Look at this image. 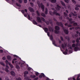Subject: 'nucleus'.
Here are the masks:
<instances>
[{
    "label": "nucleus",
    "mask_w": 80,
    "mask_h": 80,
    "mask_svg": "<svg viewBox=\"0 0 80 80\" xmlns=\"http://www.w3.org/2000/svg\"><path fill=\"white\" fill-rule=\"evenodd\" d=\"M26 76H27V75H26L25 74L24 75V77H25L24 80H28V77H26Z\"/></svg>",
    "instance_id": "nucleus-18"
},
{
    "label": "nucleus",
    "mask_w": 80,
    "mask_h": 80,
    "mask_svg": "<svg viewBox=\"0 0 80 80\" xmlns=\"http://www.w3.org/2000/svg\"><path fill=\"white\" fill-rule=\"evenodd\" d=\"M52 43L53 44V45H55V46H57V45H55V41H52Z\"/></svg>",
    "instance_id": "nucleus-38"
},
{
    "label": "nucleus",
    "mask_w": 80,
    "mask_h": 80,
    "mask_svg": "<svg viewBox=\"0 0 80 80\" xmlns=\"http://www.w3.org/2000/svg\"><path fill=\"white\" fill-rule=\"evenodd\" d=\"M24 2L25 3H26L27 2V0H24Z\"/></svg>",
    "instance_id": "nucleus-57"
},
{
    "label": "nucleus",
    "mask_w": 80,
    "mask_h": 80,
    "mask_svg": "<svg viewBox=\"0 0 80 80\" xmlns=\"http://www.w3.org/2000/svg\"><path fill=\"white\" fill-rule=\"evenodd\" d=\"M50 23L51 24L52 23V20H49V22H48V21H46V23L47 25H49Z\"/></svg>",
    "instance_id": "nucleus-11"
},
{
    "label": "nucleus",
    "mask_w": 80,
    "mask_h": 80,
    "mask_svg": "<svg viewBox=\"0 0 80 80\" xmlns=\"http://www.w3.org/2000/svg\"><path fill=\"white\" fill-rule=\"evenodd\" d=\"M24 65H25V62H22V63L21 64V66H20L21 67H23V66H24Z\"/></svg>",
    "instance_id": "nucleus-19"
},
{
    "label": "nucleus",
    "mask_w": 80,
    "mask_h": 80,
    "mask_svg": "<svg viewBox=\"0 0 80 80\" xmlns=\"http://www.w3.org/2000/svg\"><path fill=\"white\" fill-rule=\"evenodd\" d=\"M50 39L51 40H53V36H52V35H51L50 36Z\"/></svg>",
    "instance_id": "nucleus-39"
},
{
    "label": "nucleus",
    "mask_w": 80,
    "mask_h": 80,
    "mask_svg": "<svg viewBox=\"0 0 80 80\" xmlns=\"http://www.w3.org/2000/svg\"><path fill=\"white\" fill-rule=\"evenodd\" d=\"M76 7H80V5L77 4L76 5Z\"/></svg>",
    "instance_id": "nucleus-53"
},
{
    "label": "nucleus",
    "mask_w": 80,
    "mask_h": 80,
    "mask_svg": "<svg viewBox=\"0 0 80 80\" xmlns=\"http://www.w3.org/2000/svg\"><path fill=\"white\" fill-rule=\"evenodd\" d=\"M76 41L77 43L76 44V46H78V43H79V39H78V38H77Z\"/></svg>",
    "instance_id": "nucleus-14"
},
{
    "label": "nucleus",
    "mask_w": 80,
    "mask_h": 80,
    "mask_svg": "<svg viewBox=\"0 0 80 80\" xmlns=\"http://www.w3.org/2000/svg\"><path fill=\"white\" fill-rule=\"evenodd\" d=\"M10 73L12 76H13V77H14V76H15V73L13 71H12Z\"/></svg>",
    "instance_id": "nucleus-12"
},
{
    "label": "nucleus",
    "mask_w": 80,
    "mask_h": 80,
    "mask_svg": "<svg viewBox=\"0 0 80 80\" xmlns=\"http://www.w3.org/2000/svg\"><path fill=\"white\" fill-rule=\"evenodd\" d=\"M41 15L42 16V17L44 18L46 17V15H45V13H42Z\"/></svg>",
    "instance_id": "nucleus-26"
},
{
    "label": "nucleus",
    "mask_w": 80,
    "mask_h": 80,
    "mask_svg": "<svg viewBox=\"0 0 80 80\" xmlns=\"http://www.w3.org/2000/svg\"><path fill=\"white\" fill-rule=\"evenodd\" d=\"M28 20H30V15H28Z\"/></svg>",
    "instance_id": "nucleus-61"
},
{
    "label": "nucleus",
    "mask_w": 80,
    "mask_h": 80,
    "mask_svg": "<svg viewBox=\"0 0 80 80\" xmlns=\"http://www.w3.org/2000/svg\"><path fill=\"white\" fill-rule=\"evenodd\" d=\"M16 5L18 6V7H21V5H20V4H18V3H16Z\"/></svg>",
    "instance_id": "nucleus-33"
},
{
    "label": "nucleus",
    "mask_w": 80,
    "mask_h": 80,
    "mask_svg": "<svg viewBox=\"0 0 80 80\" xmlns=\"http://www.w3.org/2000/svg\"><path fill=\"white\" fill-rule=\"evenodd\" d=\"M62 47L63 49H65V46H64V45H63V44H62Z\"/></svg>",
    "instance_id": "nucleus-51"
},
{
    "label": "nucleus",
    "mask_w": 80,
    "mask_h": 80,
    "mask_svg": "<svg viewBox=\"0 0 80 80\" xmlns=\"http://www.w3.org/2000/svg\"><path fill=\"white\" fill-rule=\"evenodd\" d=\"M65 26H67L68 27H72V25H68V23H65Z\"/></svg>",
    "instance_id": "nucleus-24"
},
{
    "label": "nucleus",
    "mask_w": 80,
    "mask_h": 80,
    "mask_svg": "<svg viewBox=\"0 0 80 80\" xmlns=\"http://www.w3.org/2000/svg\"><path fill=\"white\" fill-rule=\"evenodd\" d=\"M80 78V77H79V76H78L77 78V80H80V78Z\"/></svg>",
    "instance_id": "nucleus-55"
},
{
    "label": "nucleus",
    "mask_w": 80,
    "mask_h": 80,
    "mask_svg": "<svg viewBox=\"0 0 80 80\" xmlns=\"http://www.w3.org/2000/svg\"><path fill=\"white\" fill-rule=\"evenodd\" d=\"M72 2L73 3H74L75 4L76 3V2H75V0H72Z\"/></svg>",
    "instance_id": "nucleus-44"
},
{
    "label": "nucleus",
    "mask_w": 80,
    "mask_h": 80,
    "mask_svg": "<svg viewBox=\"0 0 80 80\" xmlns=\"http://www.w3.org/2000/svg\"><path fill=\"white\" fill-rule=\"evenodd\" d=\"M63 54H64V55H67V52H63Z\"/></svg>",
    "instance_id": "nucleus-52"
},
{
    "label": "nucleus",
    "mask_w": 80,
    "mask_h": 80,
    "mask_svg": "<svg viewBox=\"0 0 80 80\" xmlns=\"http://www.w3.org/2000/svg\"><path fill=\"white\" fill-rule=\"evenodd\" d=\"M16 80H22V79L20 78H16Z\"/></svg>",
    "instance_id": "nucleus-50"
},
{
    "label": "nucleus",
    "mask_w": 80,
    "mask_h": 80,
    "mask_svg": "<svg viewBox=\"0 0 80 80\" xmlns=\"http://www.w3.org/2000/svg\"><path fill=\"white\" fill-rule=\"evenodd\" d=\"M75 46H76V44H75V43H74L72 45V47L73 48L75 47Z\"/></svg>",
    "instance_id": "nucleus-34"
},
{
    "label": "nucleus",
    "mask_w": 80,
    "mask_h": 80,
    "mask_svg": "<svg viewBox=\"0 0 80 80\" xmlns=\"http://www.w3.org/2000/svg\"><path fill=\"white\" fill-rule=\"evenodd\" d=\"M55 28L56 30H60V28L58 26H55Z\"/></svg>",
    "instance_id": "nucleus-15"
},
{
    "label": "nucleus",
    "mask_w": 80,
    "mask_h": 80,
    "mask_svg": "<svg viewBox=\"0 0 80 80\" xmlns=\"http://www.w3.org/2000/svg\"><path fill=\"white\" fill-rule=\"evenodd\" d=\"M64 1L65 2H66V3H68L69 2V1L68 0H64Z\"/></svg>",
    "instance_id": "nucleus-49"
},
{
    "label": "nucleus",
    "mask_w": 80,
    "mask_h": 80,
    "mask_svg": "<svg viewBox=\"0 0 80 80\" xmlns=\"http://www.w3.org/2000/svg\"><path fill=\"white\" fill-rule=\"evenodd\" d=\"M7 59L9 61H11V60H12V57L10 56H7Z\"/></svg>",
    "instance_id": "nucleus-13"
},
{
    "label": "nucleus",
    "mask_w": 80,
    "mask_h": 80,
    "mask_svg": "<svg viewBox=\"0 0 80 80\" xmlns=\"http://www.w3.org/2000/svg\"><path fill=\"white\" fill-rule=\"evenodd\" d=\"M0 63L3 66H4V67H5V64L3 63V62H0Z\"/></svg>",
    "instance_id": "nucleus-27"
},
{
    "label": "nucleus",
    "mask_w": 80,
    "mask_h": 80,
    "mask_svg": "<svg viewBox=\"0 0 80 80\" xmlns=\"http://www.w3.org/2000/svg\"><path fill=\"white\" fill-rule=\"evenodd\" d=\"M56 24L58 26H60L61 27H62V29L66 34H68L69 33L68 30L65 29V28H63V24L62 23V22H57Z\"/></svg>",
    "instance_id": "nucleus-1"
},
{
    "label": "nucleus",
    "mask_w": 80,
    "mask_h": 80,
    "mask_svg": "<svg viewBox=\"0 0 80 80\" xmlns=\"http://www.w3.org/2000/svg\"><path fill=\"white\" fill-rule=\"evenodd\" d=\"M56 15H58V16H60V14L58 13H57L56 14Z\"/></svg>",
    "instance_id": "nucleus-46"
},
{
    "label": "nucleus",
    "mask_w": 80,
    "mask_h": 80,
    "mask_svg": "<svg viewBox=\"0 0 80 80\" xmlns=\"http://www.w3.org/2000/svg\"><path fill=\"white\" fill-rule=\"evenodd\" d=\"M45 13L46 15H47L48 13V9L47 8H45Z\"/></svg>",
    "instance_id": "nucleus-23"
},
{
    "label": "nucleus",
    "mask_w": 80,
    "mask_h": 80,
    "mask_svg": "<svg viewBox=\"0 0 80 80\" xmlns=\"http://www.w3.org/2000/svg\"><path fill=\"white\" fill-rule=\"evenodd\" d=\"M38 17H40V14L39 13V12H38V11H36Z\"/></svg>",
    "instance_id": "nucleus-31"
},
{
    "label": "nucleus",
    "mask_w": 80,
    "mask_h": 80,
    "mask_svg": "<svg viewBox=\"0 0 80 80\" xmlns=\"http://www.w3.org/2000/svg\"><path fill=\"white\" fill-rule=\"evenodd\" d=\"M61 3L63 6H65V3H64V2L62 1H61Z\"/></svg>",
    "instance_id": "nucleus-21"
},
{
    "label": "nucleus",
    "mask_w": 80,
    "mask_h": 80,
    "mask_svg": "<svg viewBox=\"0 0 80 80\" xmlns=\"http://www.w3.org/2000/svg\"><path fill=\"white\" fill-rule=\"evenodd\" d=\"M2 60H5V59H6V58L5 57H3L2 58Z\"/></svg>",
    "instance_id": "nucleus-60"
},
{
    "label": "nucleus",
    "mask_w": 80,
    "mask_h": 80,
    "mask_svg": "<svg viewBox=\"0 0 80 80\" xmlns=\"http://www.w3.org/2000/svg\"><path fill=\"white\" fill-rule=\"evenodd\" d=\"M9 65L10 66L11 68H13V65H12L10 63H9Z\"/></svg>",
    "instance_id": "nucleus-30"
},
{
    "label": "nucleus",
    "mask_w": 80,
    "mask_h": 80,
    "mask_svg": "<svg viewBox=\"0 0 80 80\" xmlns=\"http://www.w3.org/2000/svg\"><path fill=\"white\" fill-rule=\"evenodd\" d=\"M49 30L50 32H53V31H54L53 28L51 27H49Z\"/></svg>",
    "instance_id": "nucleus-7"
},
{
    "label": "nucleus",
    "mask_w": 80,
    "mask_h": 80,
    "mask_svg": "<svg viewBox=\"0 0 80 80\" xmlns=\"http://www.w3.org/2000/svg\"><path fill=\"white\" fill-rule=\"evenodd\" d=\"M38 79V77H37L36 78H35L34 79V80H37Z\"/></svg>",
    "instance_id": "nucleus-59"
},
{
    "label": "nucleus",
    "mask_w": 80,
    "mask_h": 80,
    "mask_svg": "<svg viewBox=\"0 0 80 80\" xmlns=\"http://www.w3.org/2000/svg\"><path fill=\"white\" fill-rule=\"evenodd\" d=\"M30 4L31 5V7H33L34 6V5H33V3L31 2L30 3Z\"/></svg>",
    "instance_id": "nucleus-41"
},
{
    "label": "nucleus",
    "mask_w": 80,
    "mask_h": 80,
    "mask_svg": "<svg viewBox=\"0 0 80 80\" xmlns=\"http://www.w3.org/2000/svg\"><path fill=\"white\" fill-rule=\"evenodd\" d=\"M57 12V11L56 10H55L53 12V15H56Z\"/></svg>",
    "instance_id": "nucleus-35"
},
{
    "label": "nucleus",
    "mask_w": 80,
    "mask_h": 80,
    "mask_svg": "<svg viewBox=\"0 0 80 80\" xmlns=\"http://www.w3.org/2000/svg\"><path fill=\"white\" fill-rule=\"evenodd\" d=\"M54 32L55 33H58V32L57 31H55Z\"/></svg>",
    "instance_id": "nucleus-63"
},
{
    "label": "nucleus",
    "mask_w": 80,
    "mask_h": 80,
    "mask_svg": "<svg viewBox=\"0 0 80 80\" xmlns=\"http://www.w3.org/2000/svg\"><path fill=\"white\" fill-rule=\"evenodd\" d=\"M44 30L45 32H46V33H47V32H48V28H44Z\"/></svg>",
    "instance_id": "nucleus-17"
},
{
    "label": "nucleus",
    "mask_w": 80,
    "mask_h": 80,
    "mask_svg": "<svg viewBox=\"0 0 80 80\" xmlns=\"http://www.w3.org/2000/svg\"><path fill=\"white\" fill-rule=\"evenodd\" d=\"M28 71H30V70H31V68L30 67H29L28 68Z\"/></svg>",
    "instance_id": "nucleus-48"
},
{
    "label": "nucleus",
    "mask_w": 80,
    "mask_h": 80,
    "mask_svg": "<svg viewBox=\"0 0 80 80\" xmlns=\"http://www.w3.org/2000/svg\"><path fill=\"white\" fill-rule=\"evenodd\" d=\"M37 22L42 23V20H41V18H40L39 17H37Z\"/></svg>",
    "instance_id": "nucleus-5"
},
{
    "label": "nucleus",
    "mask_w": 80,
    "mask_h": 80,
    "mask_svg": "<svg viewBox=\"0 0 80 80\" xmlns=\"http://www.w3.org/2000/svg\"><path fill=\"white\" fill-rule=\"evenodd\" d=\"M51 3H56L57 0H51Z\"/></svg>",
    "instance_id": "nucleus-25"
},
{
    "label": "nucleus",
    "mask_w": 80,
    "mask_h": 80,
    "mask_svg": "<svg viewBox=\"0 0 80 80\" xmlns=\"http://www.w3.org/2000/svg\"><path fill=\"white\" fill-rule=\"evenodd\" d=\"M5 63H6V64H8V65H9V63H10L8 62V60H6Z\"/></svg>",
    "instance_id": "nucleus-32"
},
{
    "label": "nucleus",
    "mask_w": 80,
    "mask_h": 80,
    "mask_svg": "<svg viewBox=\"0 0 80 80\" xmlns=\"http://www.w3.org/2000/svg\"><path fill=\"white\" fill-rule=\"evenodd\" d=\"M32 23L34 24V25H38V23L36 22V21L35 20H33L32 21Z\"/></svg>",
    "instance_id": "nucleus-16"
},
{
    "label": "nucleus",
    "mask_w": 80,
    "mask_h": 80,
    "mask_svg": "<svg viewBox=\"0 0 80 80\" xmlns=\"http://www.w3.org/2000/svg\"><path fill=\"white\" fill-rule=\"evenodd\" d=\"M64 17H68V15L65 12H64Z\"/></svg>",
    "instance_id": "nucleus-28"
},
{
    "label": "nucleus",
    "mask_w": 80,
    "mask_h": 80,
    "mask_svg": "<svg viewBox=\"0 0 80 80\" xmlns=\"http://www.w3.org/2000/svg\"><path fill=\"white\" fill-rule=\"evenodd\" d=\"M74 50L75 52H77V51H78V50H80V48H78V47H74Z\"/></svg>",
    "instance_id": "nucleus-9"
},
{
    "label": "nucleus",
    "mask_w": 80,
    "mask_h": 80,
    "mask_svg": "<svg viewBox=\"0 0 80 80\" xmlns=\"http://www.w3.org/2000/svg\"><path fill=\"white\" fill-rule=\"evenodd\" d=\"M18 2L19 3H22V0H19Z\"/></svg>",
    "instance_id": "nucleus-43"
},
{
    "label": "nucleus",
    "mask_w": 80,
    "mask_h": 80,
    "mask_svg": "<svg viewBox=\"0 0 80 80\" xmlns=\"http://www.w3.org/2000/svg\"><path fill=\"white\" fill-rule=\"evenodd\" d=\"M59 18L60 20H62V16H60L59 17Z\"/></svg>",
    "instance_id": "nucleus-56"
},
{
    "label": "nucleus",
    "mask_w": 80,
    "mask_h": 80,
    "mask_svg": "<svg viewBox=\"0 0 80 80\" xmlns=\"http://www.w3.org/2000/svg\"><path fill=\"white\" fill-rule=\"evenodd\" d=\"M42 76L43 77L45 78V74L43 73H42L41 74Z\"/></svg>",
    "instance_id": "nucleus-36"
},
{
    "label": "nucleus",
    "mask_w": 80,
    "mask_h": 80,
    "mask_svg": "<svg viewBox=\"0 0 80 80\" xmlns=\"http://www.w3.org/2000/svg\"><path fill=\"white\" fill-rule=\"evenodd\" d=\"M37 3L39 7V8H40V7H41L42 10V11L43 12V11H44V9H45V6H44V5H43V4L42 3H41L40 4V2L38 1H37Z\"/></svg>",
    "instance_id": "nucleus-2"
},
{
    "label": "nucleus",
    "mask_w": 80,
    "mask_h": 80,
    "mask_svg": "<svg viewBox=\"0 0 80 80\" xmlns=\"http://www.w3.org/2000/svg\"><path fill=\"white\" fill-rule=\"evenodd\" d=\"M49 13L50 15H51V16H53V15H54L53 12L52 11H49Z\"/></svg>",
    "instance_id": "nucleus-20"
},
{
    "label": "nucleus",
    "mask_w": 80,
    "mask_h": 80,
    "mask_svg": "<svg viewBox=\"0 0 80 80\" xmlns=\"http://www.w3.org/2000/svg\"><path fill=\"white\" fill-rule=\"evenodd\" d=\"M30 77L31 78H34L36 77V76L35 75H31Z\"/></svg>",
    "instance_id": "nucleus-22"
},
{
    "label": "nucleus",
    "mask_w": 80,
    "mask_h": 80,
    "mask_svg": "<svg viewBox=\"0 0 80 80\" xmlns=\"http://www.w3.org/2000/svg\"><path fill=\"white\" fill-rule=\"evenodd\" d=\"M6 68H5V71L7 72H9V70L8 69V68H9V67L8 66V65L7 64L6 65Z\"/></svg>",
    "instance_id": "nucleus-8"
},
{
    "label": "nucleus",
    "mask_w": 80,
    "mask_h": 80,
    "mask_svg": "<svg viewBox=\"0 0 80 80\" xmlns=\"http://www.w3.org/2000/svg\"><path fill=\"white\" fill-rule=\"evenodd\" d=\"M16 67L17 69H20V67L18 65H16Z\"/></svg>",
    "instance_id": "nucleus-29"
},
{
    "label": "nucleus",
    "mask_w": 80,
    "mask_h": 80,
    "mask_svg": "<svg viewBox=\"0 0 80 80\" xmlns=\"http://www.w3.org/2000/svg\"><path fill=\"white\" fill-rule=\"evenodd\" d=\"M24 75H26V74H28V72L26 71L24 72Z\"/></svg>",
    "instance_id": "nucleus-42"
},
{
    "label": "nucleus",
    "mask_w": 80,
    "mask_h": 80,
    "mask_svg": "<svg viewBox=\"0 0 80 80\" xmlns=\"http://www.w3.org/2000/svg\"><path fill=\"white\" fill-rule=\"evenodd\" d=\"M21 12L22 13H25V11H24V10H22L21 11Z\"/></svg>",
    "instance_id": "nucleus-58"
},
{
    "label": "nucleus",
    "mask_w": 80,
    "mask_h": 80,
    "mask_svg": "<svg viewBox=\"0 0 80 80\" xmlns=\"http://www.w3.org/2000/svg\"><path fill=\"white\" fill-rule=\"evenodd\" d=\"M78 28H79V27H77L75 28V30H77V29H78Z\"/></svg>",
    "instance_id": "nucleus-62"
},
{
    "label": "nucleus",
    "mask_w": 80,
    "mask_h": 80,
    "mask_svg": "<svg viewBox=\"0 0 80 80\" xmlns=\"http://www.w3.org/2000/svg\"><path fill=\"white\" fill-rule=\"evenodd\" d=\"M75 10H79V8H78L76 7L75 8Z\"/></svg>",
    "instance_id": "nucleus-45"
},
{
    "label": "nucleus",
    "mask_w": 80,
    "mask_h": 80,
    "mask_svg": "<svg viewBox=\"0 0 80 80\" xmlns=\"http://www.w3.org/2000/svg\"><path fill=\"white\" fill-rule=\"evenodd\" d=\"M5 80H9V79H8V77H5Z\"/></svg>",
    "instance_id": "nucleus-54"
},
{
    "label": "nucleus",
    "mask_w": 80,
    "mask_h": 80,
    "mask_svg": "<svg viewBox=\"0 0 80 80\" xmlns=\"http://www.w3.org/2000/svg\"><path fill=\"white\" fill-rule=\"evenodd\" d=\"M28 9L31 12H34V9L32 7H29L28 8Z\"/></svg>",
    "instance_id": "nucleus-6"
},
{
    "label": "nucleus",
    "mask_w": 80,
    "mask_h": 80,
    "mask_svg": "<svg viewBox=\"0 0 80 80\" xmlns=\"http://www.w3.org/2000/svg\"><path fill=\"white\" fill-rule=\"evenodd\" d=\"M41 18L42 21H43L44 22H45V19L43 18Z\"/></svg>",
    "instance_id": "nucleus-40"
},
{
    "label": "nucleus",
    "mask_w": 80,
    "mask_h": 80,
    "mask_svg": "<svg viewBox=\"0 0 80 80\" xmlns=\"http://www.w3.org/2000/svg\"><path fill=\"white\" fill-rule=\"evenodd\" d=\"M67 20H69V21L70 22V23L71 24H73V23H75V21H72V18L69 19V18L68 17L67 18Z\"/></svg>",
    "instance_id": "nucleus-3"
},
{
    "label": "nucleus",
    "mask_w": 80,
    "mask_h": 80,
    "mask_svg": "<svg viewBox=\"0 0 80 80\" xmlns=\"http://www.w3.org/2000/svg\"><path fill=\"white\" fill-rule=\"evenodd\" d=\"M57 7H56L55 8L57 10H60V9L61 7L59 6L58 4L57 5Z\"/></svg>",
    "instance_id": "nucleus-10"
},
{
    "label": "nucleus",
    "mask_w": 80,
    "mask_h": 80,
    "mask_svg": "<svg viewBox=\"0 0 80 80\" xmlns=\"http://www.w3.org/2000/svg\"><path fill=\"white\" fill-rule=\"evenodd\" d=\"M78 25V24H77V23L76 22H75L74 23H73V26H77Z\"/></svg>",
    "instance_id": "nucleus-37"
},
{
    "label": "nucleus",
    "mask_w": 80,
    "mask_h": 80,
    "mask_svg": "<svg viewBox=\"0 0 80 80\" xmlns=\"http://www.w3.org/2000/svg\"><path fill=\"white\" fill-rule=\"evenodd\" d=\"M74 13H73L72 12H71L70 14H69V17H70V18H71V17H72V16H77V14L76 13V12H74Z\"/></svg>",
    "instance_id": "nucleus-4"
},
{
    "label": "nucleus",
    "mask_w": 80,
    "mask_h": 80,
    "mask_svg": "<svg viewBox=\"0 0 80 80\" xmlns=\"http://www.w3.org/2000/svg\"><path fill=\"white\" fill-rule=\"evenodd\" d=\"M35 74H36V75H37V76H38V75H39V73L37 72H36Z\"/></svg>",
    "instance_id": "nucleus-47"
},
{
    "label": "nucleus",
    "mask_w": 80,
    "mask_h": 80,
    "mask_svg": "<svg viewBox=\"0 0 80 80\" xmlns=\"http://www.w3.org/2000/svg\"><path fill=\"white\" fill-rule=\"evenodd\" d=\"M50 5V4L49 3V2H47V6H48H48H49Z\"/></svg>",
    "instance_id": "nucleus-64"
}]
</instances>
